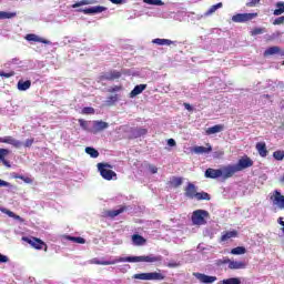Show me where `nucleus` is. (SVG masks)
Here are the masks:
<instances>
[{
    "label": "nucleus",
    "mask_w": 284,
    "mask_h": 284,
    "mask_svg": "<svg viewBox=\"0 0 284 284\" xmlns=\"http://www.w3.org/2000/svg\"><path fill=\"white\" fill-rule=\"evenodd\" d=\"M195 199L196 201H210L211 196L209 195L207 192H197L195 194Z\"/></svg>",
    "instance_id": "473e14b6"
},
{
    "label": "nucleus",
    "mask_w": 284,
    "mask_h": 284,
    "mask_svg": "<svg viewBox=\"0 0 284 284\" xmlns=\"http://www.w3.org/2000/svg\"><path fill=\"white\" fill-rule=\"evenodd\" d=\"M73 243H79L80 245L85 244V239L83 237H75V241Z\"/></svg>",
    "instance_id": "4d7b16f0"
},
{
    "label": "nucleus",
    "mask_w": 284,
    "mask_h": 284,
    "mask_svg": "<svg viewBox=\"0 0 284 284\" xmlns=\"http://www.w3.org/2000/svg\"><path fill=\"white\" fill-rule=\"evenodd\" d=\"M273 159H275V161H283L284 151L277 150V151L273 152Z\"/></svg>",
    "instance_id": "e433bc0d"
},
{
    "label": "nucleus",
    "mask_w": 284,
    "mask_h": 284,
    "mask_svg": "<svg viewBox=\"0 0 284 284\" xmlns=\"http://www.w3.org/2000/svg\"><path fill=\"white\" fill-rule=\"evenodd\" d=\"M271 201H273L274 205H277L280 210H284V195L278 191H274L273 196H271Z\"/></svg>",
    "instance_id": "9d476101"
},
{
    "label": "nucleus",
    "mask_w": 284,
    "mask_h": 284,
    "mask_svg": "<svg viewBox=\"0 0 284 284\" xmlns=\"http://www.w3.org/2000/svg\"><path fill=\"white\" fill-rule=\"evenodd\" d=\"M232 260H230V257H223L221 260L216 261V265L221 266V265H230Z\"/></svg>",
    "instance_id": "37998d69"
},
{
    "label": "nucleus",
    "mask_w": 284,
    "mask_h": 284,
    "mask_svg": "<svg viewBox=\"0 0 284 284\" xmlns=\"http://www.w3.org/2000/svg\"><path fill=\"white\" fill-rule=\"evenodd\" d=\"M207 219H210V212L205 210H195L191 216V221L194 225H205Z\"/></svg>",
    "instance_id": "7ed1b4c3"
},
{
    "label": "nucleus",
    "mask_w": 284,
    "mask_h": 284,
    "mask_svg": "<svg viewBox=\"0 0 284 284\" xmlns=\"http://www.w3.org/2000/svg\"><path fill=\"white\" fill-rule=\"evenodd\" d=\"M192 152H194V154H210V152H212V145L206 144V146H194Z\"/></svg>",
    "instance_id": "a211bd4d"
},
{
    "label": "nucleus",
    "mask_w": 284,
    "mask_h": 284,
    "mask_svg": "<svg viewBox=\"0 0 284 284\" xmlns=\"http://www.w3.org/2000/svg\"><path fill=\"white\" fill-rule=\"evenodd\" d=\"M112 169V165L108 163H98V170L100 172V175L105 181H112L113 178L116 179V172L110 170Z\"/></svg>",
    "instance_id": "20e7f679"
},
{
    "label": "nucleus",
    "mask_w": 284,
    "mask_h": 284,
    "mask_svg": "<svg viewBox=\"0 0 284 284\" xmlns=\"http://www.w3.org/2000/svg\"><path fill=\"white\" fill-rule=\"evenodd\" d=\"M79 121V123H80V128H82V130H85V132H90V130H92V129H90V122H88L87 120H83V119H79L78 120Z\"/></svg>",
    "instance_id": "f704fd0d"
},
{
    "label": "nucleus",
    "mask_w": 284,
    "mask_h": 284,
    "mask_svg": "<svg viewBox=\"0 0 284 284\" xmlns=\"http://www.w3.org/2000/svg\"><path fill=\"white\" fill-rule=\"evenodd\" d=\"M110 128V124L108 122L103 121H93V128L89 130L91 134H99V132H103V130H108Z\"/></svg>",
    "instance_id": "6e6552de"
},
{
    "label": "nucleus",
    "mask_w": 284,
    "mask_h": 284,
    "mask_svg": "<svg viewBox=\"0 0 284 284\" xmlns=\"http://www.w3.org/2000/svg\"><path fill=\"white\" fill-rule=\"evenodd\" d=\"M219 8H223V2H219V3H216V4H213V6L204 13V17H210L211 14H214V12L219 10Z\"/></svg>",
    "instance_id": "7c9ffc66"
},
{
    "label": "nucleus",
    "mask_w": 284,
    "mask_h": 284,
    "mask_svg": "<svg viewBox=\"0 0 284 284\" xmlns=\"http://www.w3.org/2000/svg\"><path fill=\"white\" fill-rule=\"evenodd\" d=\"M148 88V84H138L134 89L130 92V98L134 99V97H139Z\"/></svg>",
    "instance_id": "4be33fe9"
},
{
    "label": "nucleus",
    "mask_w": 284,
    "mask_h": 284,
    "mask_svg": "<svg viewBox=\"0 0 284 284\" xmlns=\"http://www.w3.org/2000/svg\"><path fill=\"white\" fill-rule=\"evenodd\" d=\"M247 250H245V246H237L231 250V254L239 256L241 254H245Z\"/></svg>",
    "instance_id": "72a5a7b5"
},
{
    "label": "nucleus",
    "mask_w": 284,
    "mask_h": 284,
    "mask_svg": "<svg viewBox=\"0 0 284 284\" xmlns=\"http://www.w3.org/2000/svg\"><path fill=\"white\" fill-rule=\"evenodd\" d=\"M274 54H280V57H284V50H281L280 47H270L264 51V57H272Z\"/></svg>",
    "instance_id": "dca6fc26"
},
{
    "label": "nucleus",
    "mask_w": 284,
    "mask_h": 284,
    "mask_svg": "<svg viewBox=\"0 0 284 284\" xmlns=\"http://www.w3.org/2000/svg\"><path fill=\"white\" fill-rule=\"evenodd\" d=\"M283 23H284V16H281L273 21V26H283Z\"/></svg>",
    "instance_id": "09e8293b"
},
{
    "label": "nucleus",
    "mask_w": 284,
    "mask_h": 284,
    "mask_svg": "<svg viewBox=\"0 0 284 284\" xmlns=\"http://www.w3.org/2000/svg\"><path fill=\"white\" fill-rule=\"evenodd\" d=\"M161 261H163V256L161 255H141L119 257L113 261H99L93 258L91 263L94 265H116V263H161Z\"/></svg>",
    "instance_id": "f257e3e1"
},
{
    "label": "nucleus",
    "mask_w": 284,
    "mask_h": 284,
    "mask_svg": "<svg viewBox=\"0 0 284 284\" xmlns=\"http://www.w3.org/2000/svg\"><path fill=\"white\" fill-rule=\"evenodd\" d=\"M119 91H121V87H119V85H115V87H113V88H111V89H109V92H119Z\"/></svg>",
    "instance_id": "052dcab7"
},
{
    "label": "nucleus",
    "mask_w": 284,
    "mask_h": 284,
    "mask_svg": "<svg viewBox=\"0 0 284 284\" xmlns=\"http://www.w3.org/2000/svg\"><path fill=\"white\" fill-rule=\"evenodd\" d=\"M111 3H114L115 6H121L123 3V0H109Z\"/></svg>",
    "instance_id": "680f3d73"
},
{
    "label": "nucleus",
    "mask_w": 284,
    "mask_h": 284,
    "mask_svg": "<svg viewBox=\"0 0 284 284\" xmlns=\"http://www.w3.org/2000/svg\"><path fill=\"white\" fill-rule=\"evenodd\" d=\"M205 176L206 179H220V176H222L223 179H225V171L222 169H207L205 171Z\"/></svg>",
    "instance_id": "0eeeda50"
},
{
    "label": "nucleus",
    "mask_w": 284,
    "mask_h": 284,
    "mask_svg": "<svg viewBox=\"0 0 284 284\" xmlns=\"http://www.w3.org/2000/svg\"><path fill=\"white\" fill-rule=\"evenodd\" d=\"M252 165H254V161H252L250 156L244 155L236 164L223 166L224 180L232 179L236 172H243V170H247V168H252Z\"/></svg>",
    "instance_id": "f03ea898"
},
{
    "label": "nucleus",
    "mask_w": 284,
    "mask_h": 284,
    "mask_svg": "<svg viewBox=\"0 0 284 284\" xmlns=\"http://www.w3.org/2000/svg\"><path fill=\"white\" fill-rule=\"evenodd\" d=\"M123 73L116 70H111L101 75V81H115V79H121Z\"/></svg>",
    "instance_id": "1a4fd4ad"
},
{
    "label": "nucleus",
    "mask_w": 284,
    "mask_h": 284,
    "mask_svg": "<svg viewBox=\"0 0 284 284\" xmlns=\"http://www.w3.org/2000/svg\"><path fill=\"white\" fill-rule=\"evenodd\" d=\"M105 10H108V8L97 6L80 10V12H83V14H101V12H105Z\"/></svg>",
    "instance_id": "4468645a"
},
{
    "label": "nucleus",
    "mask_w": 284,
    "mask_h": 284,
    "mask_svg": "<svg viewBox=\"0 0 284 284\" xmlns=\"http://www.w3.org/2000/svg\"><path fill=\"white\" fill-rule=\"evenodd\" d=\"M8 154H10V150L0 149V161H3L6 159V156H8Z\"/></svg>",
    "instance_id": "a18cd8bd"
},
{
    "label": "nucleus",
    "mask_w": 284,
    "mask_h": 284,
    "mask_svg": "<svg viewBox=\"0 0 284 284\" xmlns=\"http://www.w3.org/2000/svg\"><path fill=\"white\" fill-rule=\"evenodd\" d=\"M168 267H179V263L176 262L169 263Z\"/></svg>",
    "instance_id": "69168bd1"
},
{
    "label": "nucleus",
    "mask_w": 284,
    "mask_h": 284,
    "mask_svg": "<svg viewBox=\"0 0 284 284\" xmlns=\"http://www.w3.org/2000/svg\"><path fill=\"white\" fill-rule=\"evenodd\" d=\"M223 130H225L224 124H216V125H213L211 128H207L205 130V134H207V136H210L212 134H219V132H223Z\"/></svg>",
    "instance_id": "f3484780"
},
{
    "label": "nucleus",
    "mask_w": 284,
    "mask_h": 284,
    "mask_svg": "<svg viewBox=\"0 0 284 284\" xmlns=\"http://www.w3.org/2000/svg\"><path fill=\"white\" fill-rule=\"evenodd\" d=\"M132 241L138 246L145 245V243H148V240H145V237L141 236L140 234H133Z\"/></svg>",
    "instance_id": "a878e982"
},
{
    "label": "nucleus",
    "mask_w": 284,
    "mask_h": 284,
    "mask_svg": "<svg viewBox=\"0 0 284 284\" xmlns=\"http://www.w3.org/2000/svg\"><path fill=\"white\" fill-rule=\"evenodd\" d=\"M130 270V264H125L121 267V272H128Z\"/></svg>",
    "instance_id": "e2e57ef3"
},
{
    "label": "nucleus",
    "mask_w": 284,
    "mask_h": 284,
    "mask_svg": "<svg viewBox=\"0 0 284 284\" xmlns=\"http://www.w3.org/2000/svg\"><path fill=\"white\" fill-rule=\"evenodd\" d=\"M87 154L91 156V159H99V151L92 146L85 148Z\"/></svg>",
    "instance_id": "2f4dec72"
},
{
    "label": "nucleus",
    "mask_w": 284,
    "mask_h": 284,
    "mask_svg": "<svg viewBox=\"0 0 284 284\" xmlns=\"http://www.w3.org/2000/svg\"><path fill=\"white\" fill-rule=\"evenodd\" d=\"M172 185L173 187H181V185H183V178H173L172 179Z\"/></svg>",
    "instance_id": "58836bf2"
},
{
    "label": "nucleus",
    "mask_w": 284,
    "mask_h": 284,
    "mask_svg": "<svg viewBox=\"0 0 284 284\" xmlns=\"http://www.w3.org/2000/svg\"><path fill=\"white\" fill-rule=\"evenodd\" d=\"M26 41H33L34 43H44V45H50V40L43 39L34 33H29L24 37Z\"/></svg>",
    "instance_id": "f8f14e48"
},
{
    "label": "nucleus",
    "mask_w": 284,
    "mask_h": 284,
    "mask_svg": "<svg viewBox=\"0 0 284 284\" xmlns=\"http://www.w3.org/2000/svg\"><path fill=\"white\" fill-rule=\"evenodd\" d=\"M1 162L3 163V165H6L7 168H10V162H8V160H1Z\"/></svg>",
    "instance_id": "338daca9"
},
{
    "label": "nucleus",
    "mask_w": 284,
    "mask_h": 284,
    "mask_svg": "<svg viewBox=\"0 0 284 284\" xmlns=\"http://www.w3.org/2000/svg\"><path fill=\"white\" fill-rule=\"evenodd\" d=\"M116 101H119V95H111L106 100L109 105H113V103H116Z\"/></svg>",
    "instance_id": "49530a36"
},
{
    "label": "nucleus",
    "mask_w": 284,
    "mask_h": 284,
    "mask_svg": "<svg viewBox=\"0 0 284 284\" xmlns=\"http://www.w3.org/2000/svg\"><path fill=\"white\" fill-rule=\"evenodd\" d=\"M94 3H98V1L97 0H81V1L72 4V8H81V6H94Z\"/></svg>",
    "instance_id": "c85d7f7f"
},
{
    "label": "nucleus",
    "mask_w": 284,
    "mask_h": 284,
    "mask_svg": "<svg viewBox=\"0 0 284 284\" xmlns=\"http://www.w3.org/2000/svg\"><path fill=\"white\" fill-rule=\"evenodd\" d=\"M33 143H34V139H28L24 142V148H32Z\"/></svg>",
    "instance_id": "864d4df0"
},
{
    "label": "nucleus",
    "mask_w": 284,
    "mask_h": 284,
    "mask_svg": "<svg viewBox=\"0 0 284 284\" xmlns=\"http://www.w3.org/2000/svg\"><path fill=\"white\" fill-rule=\"evenodd\" d=\"M150 171L152 174H156V172H159V169L156 166H150Z\"/></svg>",
    "instance_id": "0e129e2a"
},
{
    "label": "nucleus",
    "mask_w": 284,
    "mask_h": 284,
    "mask_svg": "<svg viewBox=\"0 0 284 284\" xmlns=\"http://www.w3.org/2000/svg\"><path fill=\"white\" fill-rule=\"evenodd\" d=\"M143 2L148 3V6H165L161 0H143Z\"/></svg>",
    "instance_id": "ea45409f"
},
{
    "label": "nucleus",
    "mask_w": 284,
    "mask_h": 284,
    "mask_svg": "<svg viewBox=\"0 0 284 284\" xmlns=\"http://www.w3.org/2000/svg\"><path fill=\"white\" fill-rule=\"evenodd\" d=\"M146 281H165V275L159 272L146 273Z\"/></svg>",
    "instance_id": "412c9836"
},
{
    "label": "nucleus",
    "mask_w": 284,
    "mask_h": 284,
    "mask_svg": "<svg viewBox=\"0 0 284 284\" xmlns=\"http://www.w3.org/2000/svg\"><path fill=\"white\" fill-rule=\"evenodd\" d=\"M148 134V129L143 128H134L130 131V139H141V136H145Z\"/></svg>",
    "instance_id": "2eb2a0df"
},
{
    "label": "nucleus",
    "mask_w": 284,
    "mask_h": 284,
    "mask_svg": "<svg viewBox=\"0 0 284 284\" xmlns=\"http://www.w3.org/2000/svg\"><path fill=\"white\" fill-rule=\"evenodd\" d=\"M125 210H128V207L122 206L118 210L108 211V216H110V219H114L115 216H119V214H123V212H125Z\"/></svg>",
    "instance_id": "c756f323"
},
{
    "label": "nucleus",
    "mask_w": 284,
    "mask_h": 284,
    "mask_svg": "<svg viewBox=\"0 0 284 284\" xmlns=\"http://www.w3.org/2000/svg\"><path fill=\"white\" fill-rule=\"evenodd\" d=\"M239 236V231H226L222 234L220 241L221 243H225V241H230V239H236Z\"/></svg>",
    "instance_id": "aec40b11"
},
{
    "label": "nucleus",
    "mask_w": 284,
    "mask_h": 284,
    "mask_svg": "<svg viewBox=\"0 0 284 284\" xmlns=\"http://www.w3.org/2000/svg\"><path fill=\"white\" fill-rule=\"evenodd\" d=\"M183 106L185 108V110H187V112H192L194 110V108H192V105L187 102H184Z\"/></svg>",
    "instance_id": "6e6d98bb"
},
{
    "label": "nucleus",
    "mask_w": 284,
    "mask_h": 284,
    "mask_svg": "<svg viewBox=\"0 0 284 284\" xmlns=\"http://www.w3.org/2000/svg\"><path fill=\"white\" fill-rule=\"evenodd\" d=\"M275 8L276 9L273 11L274 17H281V14L284 13V2H276Z\"/></svg>",
    "instance_id": "bb28decb"
},
{
    "label": "nucleus",
    "mask_w": 284,
    "mask_h": 284,
    "mask_svg": "<svg viewBox=\"0 0 284 284\" xmlns=\"http://www.w3.org/2000/svg\"><path fill=\"white\" fill-rule=\"evenodd\" d=\"M8 145H12V148H16V149H19L23 145V142L8 135L7 136V142H6Z\"/></svg>",
    "instance_id": "393cba45"
},
{
    "label": "nucleus",
    "mask_w": 284,
    "mask_h": 284,
    "mask_svg": "<svg viewBox=\"0 0 284 284\" xmlns=\"http://www.w3.org/2000/svg\"><path fill=\"white\" fill-rule=\"evenodd\" d=\"M22 241L31 245V247L34 250H43V247L45 251L48 250V244H45V242H43L41 239L23 236Z\"/></svg>",
    "instance_id": "39448f33"
},
{
    "label": "nucleus",
    "mask_w": 284,
    "mask_h": 284,
    "mask_svg": "<svg viewBox=\"0 0 284 284\" xmlns=\"http://www.w3.org/2000/svg\"><path fill=\"white\" fill-rule=\"evenodd\" d=\"M260 156H262L263 159H265V156H267V146L265 144V142H257L255 145Z\"/></svg>",
    "instance_id": "5701e85b"
},
{
    "label": "nucleus",
    "mask_w": 284,
    "mask_h": 284,
    "mask_svg": "<svg viewBox=\"0 0 284 284\" xmlns=\"http://www.w3.org/2000/svg\"><path fill=\"white\" fill-rule=\"evenodd\" d=\"M193 276H195L197 281H200V283H204V284H212L216 282V276H210L203 273H193Z\"/></svg>",
    "instance_id": "9b49d317"
},
{
    "label": "nucleus",
    "mask_w": 284,
    "mask_h": 284,
    "mask_svg": "<svg viewBox=\"0 0 284 284\" xmlns=\"http://www.w3.org/2000/svg\"><path fill=\"white\" fill-rule=\"evenodd\" d=\"M265 28H254L251 31V37H257V34H264Z\"/></svg>",
    "instance_id": "a19ab883"
},
{
    "label": "nucleus",
    "mask_w": 284,
    "mask_h": 284,
    "mask_svg": "<svg viewBox=\"0 0 284 284\" xmlns=\"http://www.w3.org/2000/svg\"><path fill=\"white\" fill-rule=\"evenodd\" d=\"M0 187H10V182L0 180Z\"/></svg>",
    "instance_id": "13d9d810"
},
{
    "label": "nucleus",
    "mask_w": 284,
    "mask_h": 284,
    "mask_svg": "<svg viewBox=\"0 0 284 284\" xmlns=\"http://www.w3.org/2000/svg\"><path fill=\"white\" fill-rule=\"evenodd\" d=\"M247 264L243 261H232L229 263V270H245Z\"/></svg>",
    "instance_id": "6ab92c4d"
},
{
    "label": "nucleus",
    "mask_w": 284,
    "mask_h": 284,
    "mask_svg": "<svg viewBox=\"0 0 284 284\" xmlns=\"http://www.w3.org/2000/svg\"><path fill=\"white\" fill-rule=\"evenodd\" d=\"M258 17V13H237L232 17V21L234 23H247V21H252V19H256Z\"/></svg>",
    "instance_id": "423d86ee"
},
{
    "label": "nucleus",
    "mask_w": 284,
    "mask_h": 284,
    "mask_svg": "<svg viewBox=\"0 0 284 284\" xmlns=\"http://www.w3.org/2000/svg\"><path fill=\"white\" fill-rule=\"evenodd\" d=\"M222 284H241V278L230 277V278L223 280Z\"/></svg>",
    "instance_id": "c9c22d12"
},
{
    "label": "nucleus",
    "mask_w": 284,
    "mask_h": 284,
    "mask_svg": "<svg viewBox=\"0 0 284 284\" xmlns=\"http://www.w3.org/2000/svg\"><path fill=\"white\" fill-rule=\"evenodd\" d=\"M184 195L186 196V199H195L196 197V185H194V183L189 182L186 187L184 189Z\"/></svg>",
    "instance_id": "ddd939ff"
},
{
    "label": "nucleus",
    "mask_w": 284,
    "mask_h": 284,
    "mask_svg": "<svg viewBox=\"0 0 284 284\" xmlns=\"http://www.w3.org/2000/svg\"><path fill=\"white\" fill-rule=\"evenodd\" d=\"M14 179H20V181H23L24 183H32V179L24 175H14Z\"/></svg>",
    "instance_id": "c03bdc74"
},
{
    "label": "nucleus",
    "mask_w": 284,
    "mask_h": 284,
    "mask_svg": "<svg viewBox=\"0 0 284 284\" xmlns=\"http://www.w3.org/2000/svg\"><path fill=\"white\" fill-rule=\"evenodd\" d=\"M8 261H10V258H8L7 255L0 253V263H8Z\"/></svg>",
    "instance_id": "5fc2aeb1"
},
{
    "label": "nucleus",
    "mask_w": 284,
    "mask_h": 284,
    "mask_svg": "<svg viewBox=\"0 0 284 284\" xmlns=\"http://www.w3.org/2000/svg\"><path fill=\"white\" fill-rule=\"evenodd\" d=\"M31 85H32V81H30V80H27V81L20 80V81H18V90H20V92H26V90H30Z\"/></svg>",
    "instance_id": "b1692460"
},
{
    "label": "nucleus",
    "mask_w": 284,
    "mask_h": 284,
    "mask_svg": "<svg viewBox=\"0 0 284 284\" xmlns=\"http://www.w3.org/2000/svg\"><path fill=\"white\" fill-rule=\"evenodd\" d=\"M278 223H280V225H282V227H284V221H283V217H280V219H278Z\"/></svg>",
    "instance_id": "774afa93"
},
{
    "label": "nucleus",
    "mask_w": 284,
    "mask_h": 284,
    "mask_svg": "<svg viewBox=\"0 0 284 284\" xmlns=\"http://www.w3.org/2000/svg\"><path fill=\"white\" fill-rule=\"evenodd\" d=\"M14 71H10L6 73V71H0V77H4V79H10V77H14Z\"/></svg>",
    "instance_id": "8fccbe9b"
},
{
    "label": "nucleus",
    "mask_w": 284,
    "mask_h": 284,
    "mask_svg": "<svg viewBox=\"0 0 284 284\" xmlns=\"http://www.w3.org/2000/svg\"><path fill=\"white\" fill-rule=\"evenodd\" d=\"M1 212H3V214H7L8 216H10L11 219H14V212H12L8 209H2Z\"/></svg>",
    "instance_id": "603ef678"
},
{
    "label": "nucleus",
    "mask_w": 284,
    "mask_h": 284,
    "mask_svg": "<svg viewBox=\"0 0 284 284\" xmlns=\"http://www.w3.org/2000/svg\"><path fill=\"white\" fill-rule=\"evenodd\" d=\"M168 145H170V148H174V145H176V141L174 139H169Z\"/></svg>",
    "instance_id": "bf43d9fd"
},
{
    "label": "nucleus",
    "mask_w": 284,
    "mask_h": 284,
    "mask_svg": "<svg viewBox=\"0 0 284 284\" xmlns=\"http://www.w3.org/2000/svg\"><path fill=\"white\" fill-rule=\"evenodd\" d=\"M261 3V0H251L250 2L246 3L247 8H254Z\"/></svg>",
    "instance_id": "3c124183"
},
{
    "label": "nucleus",
    "mask_w": 284,
    "mask_h": 284,
    "mask_svg": "<svg viewBox=\"0 0 284 284\" xmlns=\"http://www.w3.org/2000/svg\"><path fill=\"white\" fill-rule=\"evenodd\" d=\"M133 278L138 281H148V273H138L133 275Z\"/></svg>",
    "instance_id": "79ce46f5"
},
{
    "label": "nucleus",
    "mask_w": 284,
    "mask_h": 284,
    "mask_svg": "<svg viewBox=\"0 0 284 284\" xmlns=\"http://www.w3.org/2000/svg\"><path fill=\"white\" fill-rule=\"evenodd\" d=\"M152 43H155L156 45H172L174 41L169 39L156 38L152 40Z\"/></svg>",
    "instance_id": "cd10ccee"
},
{
    "label": "nucleus",
    "mask_w": 284,
    "mask_h": 284,
    "mask_svg": "<svg viewBox=\"0 0 284 284\" xmlns=\"http://www.w3.org/2000/svg\"><path fill=\"white\" fill-rule=\"evenodd\" d=\"M17 17V13L0 11V19H12Z\"/></svg>",
    "instance_id": "4c0bfd02"
},
{
    "label": "nucleus",
    "mask_w": 284,
    "mask_h": 284,
    "mask_svg": "<svg viewBox=\"0 0 284 284\" xmlns=\"http://www.w3.org/2000/svg\"><path fill=\"white\" fill-rule=\"evenodd\" d=\"M82 114H94V108L85 106L82 109Z\"/></svg>",
    "instance_id": "de8ad7c7"
}]
</instances>
